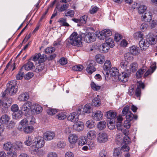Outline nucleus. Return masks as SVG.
<instances>
[{"instance_id":"nucleus-1","label":"nucleus","mask_w":157,"mask_h":157,"mask_svg":"<svg viewBox=\"0 0 157 157\" xmlns=\"http://www.w3.org/2000/svg\"><path fill=\"white\" fill-rule=\"evenodd\" d=\"M69 44L73 46L80 47L82 45V38L76 32L73 33L70 36L68 40Z\"/></svg>"},{"instance_id":"nucleus-2","label":"nucleus","mask_w":157,"mask_h":157,"mask_svg":"<svg viewBox=\"0 0 157 157\" xmlns=\"http://www.w3.org/2000/svg\"><path fill=\"white\" fill-rule=\"evenodd\" d=\"M17 84V82L15 80L10 81L7 84L6 90L8 91L10 95H14L17 93L18 90Z\"/></svg>"},{"instance_id":"nucleus-3","label":"nucleus","mask_w":157,"mask_h":157,"mask_svg":"<svg viewBox=\"0 0 157 157\" xmlns=\"http://www.w3.org/2000/svg\"><path fill=\"white\" fill-rule=\"evenodd\" d=\"M81 109H78L77 112L72 113L67 117V120L72 122H75L78 121V116L80 114Z\"/></svg>"},{"instance_id":"nucleus-4","label":"nucleus","mask_w":157,"mask_h":157,"mask_svg":"<svg viewBox=\"0 0 157 157\" xmlns=\"http://www.w3.org/2000/svg\"><path fill=\"white\" fill-rule=\"evenodd\" d=\"M33 142V146L35 148H41L43 147L45 144L44 139L41 136L35 137Z\"/></svg>"},{"instance_id":"nucleus-5","label":"nucleus","mask_w":157,"mask_h":157,"mask_svg":"<svg viewBox=\"0 0 157 157\" xmlns=\"http://www.w3.org/2000/svg\"><path fill=\"white\" fill-rule=\"evenodd\" d=\"M78 140V136L75 134H70L68 137V140L70 143L69 147L71 148H73L75 146V145Z\"/></svg>"},{"instance_id":"nucleus-6","label":"nucleus","mask_w":157,"mask_h":157,"mask_svg":"<svg viewBox=\"0 0 157 157\" xmlns=\"http://www.w3.org/2000/svg\"><path fill=\"white\" fill-rule=\"evenodd\" d=\"M32 105L31 102L29 101L26 102L22 105L21 108V112L25 114H28L31 109Z\"/></svg>"},{"instance_id":"nucleus-7","label":"nucleus","mask_w":157,"mask_h":157,"mask_svg":"<svg viewBox=\"0 0 157 157\" xmlns=\"http://www.w3.org/2000/svg\"><path fill=\"white\" fill-rule=\"evenodd\" d=\"M17 129L20 131H23L25 134H30L33 132L34 128L32 125H28L24 128H22L21 126H18Z\"/></svg>"},{"instance_id":"nucleus-8","label":"nucleus","mask_w":157,"mask_h":157,"mask_svg":"<svg viewBox=\"0 0 157 157\" xmlns=\"http://www.w3.org/2000/svg\"><path fill=\"white\" fill-rule=\"evenodd\" d=\"M99 34L101 36L100 39L104 40L106 38L109 37V36L112 35V33L109 29H105L100 32Z\"/></svg>"},{"instance_id":"nucleus-9","label":"nucleus","mask_w":157,"mask_h":157,"mask_svg":"<svg viewBox=\"0 0 157 157\" xmlns=\"http://www.w3.org/2000/svg\"><path fill=\"white\" fill-rule=\"evenodd\" d=\"M129 107L128 105H126L123 109L122 111V113L124 116L126 115V118L128 115L129 116L131 117H134V119L136 120L137 119L138 117L136 115H133L131 111H129Z\"/></svg>"},{"instance_id":"nucleus-10","label":"nucleus","mask_w":157,"mask_h":157,"mask_svg":"<svg viewBox=\"0 0 157 157\" xmlns=\"http://www.w3.org/2000/svg\"><path fill=\"white\" fill-rule=\"evenodd\" d=\"M84 39V40L88 43L93 42L95 39V34L93 33H87L85 35Z\"/></svg>"},{"instance_id":"nucleus-11","label":"nucleus","mask_w":157,"mask_h":157,"mask_svg":"<svg viewBox=\"0 0 157 157\" xmlns=\"http://www.w3.org/2000/svg\"><path fill=\"white\" fill-rule=\"evenodd\" d=\"M152 13L149 11H146L141 16V19L142 20L146 22H150L152 19Z\"/></svg>"},{"instance_id":"nucleus-12","label":"nucleus","mask_w":157,"mask_h":157,"mask_svg":"<svg viewBox=\"0 0 157 157\" xmlns=\"http://www.w3.org/2000/svg\"><path fill=\"white\" fill-rule=\"evenodd\" d=\"M43 136V138L46 140L50 141L53 139L55 136V134L53 132L47 131L44 133Z\"/></svg>"},{"instance_id":"nucleus-13","label":"nucleus","mask_w":157,"mask_h":157,"mask_svg":"<svg viewBox=\"0 0 157 157\" xmlns=\"http://www.w3.org/2000/svg\"><path fill=\"white\" fill-rule=\"evenodd\" d=\"M108 136L105 133H99L97 137L98 142L99 143H104L108 140Z\"/></svg>"},{"instance_id":"nucleus-14","label":"nucleus","mask_w":157,"mask_h":157,"mask_svg":"<svg viewBox=\"0 0 157 157\" xmlns=\"http://www.w3.org/2000/svg\"><path fill=\"white\" fill-rule=\"evenodd\" d=\"M107 117L109 119V121H114V122L116 121L118 117H117V113L113 111L110 110L107 113Z\"/></svg>"},{"instance_id":"nucleus-15","label":"nucleus","mask_w":157,"mask_h":157,"mask_svg":"<svg viewBox=\"0 0 157 157\" xmlns=\"http://www.w3.org/2000/svg\"><path fill=\"white\" fill-rule=\"evenodd\" d=\"M103 113L100 111H97L93 113L92 115V118L96 121H100L103 117Z\"/></svg>"},{"instance_id":"nucleus-16","label":"nucleus","mask_w":157,"mask_h":157,"mask_svg":"<svg viewBox=\"0 0 157 157\" xmlns=\"http://www.w3.org/2000/svg\"><path fill=\"white\" fill-rule=\"evenodd\" d=\"M33 106L34 107L33 108V109H31V111L34 114H39L42 111V107L38 104H34Z\"/></svg>"},{"instance_id":"nucleus-17","label":"nucleus","mask_w":157,"mask_h":157,"mask_svg":"<svg viewBox=\"0 0 157 157\" xmlns=\"http://www.w3.org/2000/svg\"><path fill=\"white\" fill-rule=\"evenodd\" d=\"M84 128L83 123L81 121H79L75 124L73 125V128L75 130L78 132L82 131Z\"/></svg>"},{"instance_id":"nucleus-18","label":"nucleus","mask_w":157,"mask_h":157,"mask_svg":"<svg viewBox=\"0 0 157 157\" xmlns=\"http://www.w3.org/2000/svg\"><path fill=\"white\" fill-rule=\"evenodd\" d=\"M139 45L141 50L146 49L149 47V43L147 40L144 39H141L139 42Z\"/></svg>"},{"instance_id":"nucleus-19","label":"nucleus","mask_w":157,"mask_h":157,"mask_svg":"<svg viewBox=\"0 0 157 157\" xmlns=\"http://www.w3.org/2000/svg\"><path fill=\"white\" fill-rule=\"evenodd\" d=\"M118 79L123 82H126L128 79V75L125 72L120 73L118 76Z\"/></svg>"},{"instance_id":"nucleus-20","label":"nucleus","mask_w":157,"mask_h":157,"mask_svg":"<svg viewBox=\"0 0 157 157\" xmlns=\"http://www.w3.org/2000/svg\"><path fill=\"white\" fill-rule=\"evenodd\" d=\"M97 132L96 131L90 130L86 134L87 138L89 140H94L96 137Z\"/></svg>"},{"instance_id":"nucleus-21","label":"nucleus","mask_w":157,"mask_h":157,"mask_svg":"<svg viewBox=\"0 0 157 157\" xmlns=\"http://www.w3.org/2000/svg\"><path fill=\"white\" fill-rule=\"evenodd\" d=\"M123 120V118L121 115H119L117 120L116 122L117 124L116 126L117 129L120 131H121L122 132H124V130H123L122 128V121Z\"/></svg>"},{"instance_id":"nucleus-22","label":"nucleus","mask_w":157,"mask_h":157,"mask_svg":"<svg viewBox=\"0 0 157 157\" xmlns=\"http://www.w3.org/2000/svg\"><path fill=\"white\" fill-rule=\"evenodd\" d=\"M130 53L132 55H137L140 53V49L138 47L135 45L129 47Z\"/></svg>"},{"instance_id":"nucleus-23","label":"nucleus","mask_w":157,"mask_h":157,"mask_svg":"<svg viewBox=\"0 0 157 157\" xmlns=\"http://www.w3.org/2000/svg\"><path fill=\"white\" fill-rule=\"evenodd\" d=\"M133 119H134V117H131L129 115L127 116L126 120L124 123V126L125 128L128 129L130 128L131 124L130 121L132 120Z\"/></svg>"},{"instance_id":"nucleus-24","label":"nucleus","mask_w":157,"mask_h":157,"mask_svg":"<svg viewBox=\"0 0 157 157\" xmlns=\"http://www.w3.org/2000/svg\"><path fill=\"white\" fill-rule=\"evenodd\" d=\"M95 59L97 63H103L105 60V57L102 55L98 54L95 56Z\"/></svg>"},{"instance_id":"nucleus-25","label":"nucleus","mask_w":157,"mask_h":157,"mask_svg":"<svg viewBox=\"0 0 157 157\" xmlns=\"http://www.w3.org/2000/svg\"><path fill=\"white\" fill-rule=\"evenodd\" d=\"M10 117L7 115H3L0 118V122L2 124H7L10 121Z\"/></svg>"},{"instance_id":"nucleus-26","label":"nucleus","mask_w":157,"mask_h":157,"mask_svg":"<svg viewBox=\"0 0 157 157\" xmlns=\"http://www.w3.org/2000/svg\"><path fill=\"white\" fill-rule=\"evenodd\" d=\"M33 63L29 61L21 68L20 70L21 71L25 69L26 71H29L33 68Z\"/></svg>"},{"instance_id":"nucleus-27","label":"nucleus","mask_w":157,"mask_h":157,"mask_svg":"<svg viewBox=\"0 0 157 157\" xmlns=\"http://www.w3.org/2000/svg\"><path fill=\"white\" fill-rule=\"evenodd\" d=\"M29 97V94L27 93H23L19 95L18 100L21 101H24L27 100Z\"/></svg>"},{"instance_id":"nucleus-28","label":"nucleus","mask_w":157,"mask_h":157,"mask_svg":"<svg viewBox=\"0 0 157 157\" xmlns=\"http://www.w3.org/2000/svg\"><path fill=\"white\" fill-rule=\"evenodd\" d=\"M39 148H35L32 150L31 153L33 155H36L37 156H41L43 155V151L41 149H39Z\"/></svg>"},{"instance_id":"nucleus-29","label":"nucleus","mask_w":157,"mask_h":157,"mask_svg":"<svg viewBox=\"0 0 157 157\" xmlns=\"http://www.w3.org/2000/svg\"><path fill=\"white\" fill-rule=\"evenodd\" d=\"M128 62L124 60H123L120 63V67L124 71H128L129 66Z\"/></svg>"},{"instance_id":"nucleus-30","label":"nucleus","mask_w":157,"mask_h":157,"mask_svg":"<svg viewBox=\"0 0 157 157\" xmlns=\"http://www.w3.org/2000/svg\"><path fill=\"white\" fill-rule=\"evenodd\" d=\"M146 70V67L145 66H143L142 68L138 70L136 74V77L137 78H141L142 76L143 73Z\"/></svg>"},{"instance_id":"nucleus-31","label":"nucleus","mask_w":157,"mask_h":157,"mask_svg":"<svg viewBox=\"0 0 157 157\" xmlns=\"http://www.w3.org/2000/svg\"><path fill=\"white\" fill-rule=\"evenodd\" d=\"M124 134L125 135L123 138V141L125 144L128 145L130 142V139L127 135L129 133V131L127 130H125V132H124Z\"/></svg>"},{"instance_id":"nucleus-32","label":"nucleus","mask_w":157,"mask_h":157,"mask_svg":"<svg viewBox=\"0 0 157 157\" xmlns=\"http://www.w3.org/2000/svg\"><path fill=\"white\" fill-rule=\"evenodd\" d=\"M13 144L10 142H8L3 145L4 149L8 152L12 150Z\"/></svg>"},{"instance_id":"nucleus-33","label":"nucleus","mask_w":157,"mask_h":157,"mask_svg":"<svg viewBox=\"0 0 157 157\" xmlns=\"http://www.w3.org/2000/svg\"><path fill=\"white\" fill-rule=\"evenodd\" d=\"M138 65L136 62H134L131 63L129 66L128 70H130L132 72L136 71L138 69Z\"/></svg>"},{"instance_id":"nucleus-34","label":"nucleus","mask_w":157,"mask_h":157,"mask_svg":"<svg viewBox=\"0 0 157 157\" xmlns=\"http://www.w3.org/2000/svg\"><path fill=\"white\" fill-rule=\"evenodd\" d=\"M133 55L130 52L126 53L124 55V60L128 62L132 61L133 59Z\"/></svg>"},{"instance_id":"nucleus-35","label":"nucleus","mask_w":157,"mask_h":157,"mask_svg":"<svg viewBox=\"0 0 157 157\" xmlns=\"http://www.w3.org/2000/svg\"><path fill=\"white\" fill-rule=\"evenodd\" d=\"M111 67V63L110 60H107L104 63L103 66L104 71H109Z\"/></svg>"},{"instance_id":"nucleus-36","label":"nucleus","mask_w":157,"mask_h":157,"mask_svg":"<svg viewBox=\"0 0 157 157\" xmlns=\"http://www.w3.org/2000/svg\"><path fill=\"white\" fill-rule=\"evenodd\" d=\"M147 7L144 5H142L139 6L138 8V12L140 14H143L144 13L147 9Z\"/></svg>"},{"instance_id":"nucleus-37","label":"nucleus","mask_w":157,"mask_h":157,"mask_svg":"<svg viewBox=\"0 0 157 157\" xmlns=\"http://www.w3.org/2000/svg\"><path fill=\"white\" fill-rule=\"evenodd\" d=\"M87 142L85 136L81 137L78 140V144L80 146H83Z\"/></svg>"},{"instance_id":"nucleus-38","label":"nucleus","mask_w":157,"mask_h":157,"mask_svg":"<svg viewBox=\"0 0 157 157\" xmlns=\"http://www.w3.org/2000/svg\"><path fill=\"white\" fill-rule=\"evenodd\" d=\"M147 42L149 43V45L151 44L153 45L155 44L156 41L155 38L153 37V36L148 35L147 36Z\"/></svg>"},{"instance_id":"nucleus-39","label":"nucleus","mask_w":157,"mask_h":157,"mask_svg":"<svg viewBox=\"0 0 157 157\" xmlns=\"http://www.w3.org/2000/svg\"><path fill=\"white\" fill-rule=\"evenodd\" d=\"M95 71L96 69L92 63H90L86 68V71L90 74H91Z\"/></svg>"},{"instance_id":"nucleus-40","label":"nucleus","mask_w":157,"mask_h":157,"mask_svg":"<svg viewBox=\"0 0 157 157\" xmlns=\"http://www.w3.org/2000/svg\"><path fill=\"white\" fill-rule=\"evenodd\" d=\"M105 39V42L109 46L113 48L115 45L114 43L113 39L110 37L106 38Z\"/></svg>"},{"instance_id":"nucleus-41","label":"nucleus","mask_w":157,"mask_h":157,"mask_svg":"<svg viewBox=\"0 0 157 157\" xmlns=\"http://www.w3.org/2000/svg\"><path fill=\"white\" fill-rule=\"evenodd\" d=\"M101 101L98 95L97 97L95 98L92 101V104L93 105L95 106H98L101 104Z\"/></svg>"},{"instance_id":"nucleus-42","label":"nucleus","mask_w":157,"mask_h":157,"mask_svg":"<svg viewBox=\"0 0 157 157\" xmlns=\"http://www.w3.org/2000/svg\"><path fill=\"white\" fill-rule=\"evenodd\" d=\"M95 122L92 120H90L87 121L86 124V126L89 128H92L95 126Z\"/></svg>"},{"instance_id":"nucleus-43","label":"nucleus","mask_w":157,"mask_h":157,"mask_svg":"<svg viewBox=\"0 0 157 157\" xmlns=\"http://www.w3.org/2000/svg\"><path fill=\"white\" fill-rule=\"evenodd\" d=\"M22 113L21 111L18 110L17 112L13 113L12 114L13 118L15 119H20L22 117Z\"/></svg>"},{"instance_id":"nucleus-44","label":"nucleus","mask_w":157,"mask_h":157,"mask_svg":"<svg viewBox=\"0 0 157 157\" xmlns=\"http://www.w3.org/2000/svg\"><path fill=\"white\" fill-rule=\"evenodd\" d=\"M106 126V122L104 121H101L99 122L97 124V127L99 129L101 130Z\"/></svg>"},{"instance_id":"nucleus-45","label":"nucleus","mask_w":157,"mask_h":157,"mask_svg":"<svg viewBox=\"0 0 157 157\" xmlns=\"http://www.w3.org/2000/svg\"><path fill=\"white\" fill-rule=\"evenodd\" d=\"M134 38L136 39H138L140 38L143 39L144 37V35L140 32H138L135 33L134 34Z\"/></svg>"},{"instance_id":"nucleus-46","label":"nucleus","mask_w":157,"mask_h":157,"mask_svg":"<svg viewBox=\"0 0 157 157\" xmlns=\"http://www.w3.org/2000/svg\"><path fill=\"white\" fill-rule=\"evenodd\" d=\"M28 124V121L27 119L26 118H24L20 121L18 126L21 125V127L24 128L26 126V125Z\"/></svg>"},{"instance_id":"nucleus-47","label":"nucleus","mask_w":157,"mask_h":157,"mask_svg":"<svg viewBox=\"0 0 157 157\" xmlns=\"http://www.w3.org/2000/svg\"><path fill=\"white\" fill-rule=\"evenodd\" d=\"M24 144L27 146H30L32 144V139L31 136H28L26 138V140L25 141Z\"/></svg>"},{"instance_id":"nucleus-48","label":"nucleus","mask_w":157,"mask_h":157,"mask_svg":"<svg viewBox=\"0 0 157 157\" xmlns=\"http://www.w3.org/2000/svg\"><path fill=\"white\" fill-rule=\"evenodd\" d=\"M66 144L65 141L63 140H61L58 142L57 146V147L60 149L64 148L66 146Z\"/></svg>"},{"instance_id":"nucleus-49","label":"nucleus","mask_w":157,"mask_h":157,"mask_svg":"<svg viewBox=\"0 0 157 157\" xmlns=\"http://www.w3.org/2000/svg\"><path fill=\"white\" fill-rule=\"evenodd\" d=\"M109 122L107 123L108 128L110 130H113L115 128V123L114 121H109Z\"/></svg>"},{"instance_id":"nucleus-50","label":"nucleus","mask_w":157,"mask_h":157,"mask_svg":"<svg viewBox=\"0 0 157 157\" xmlns=\"http://www.w3.org/2000/svg\"><path fill=\"white\" fill-rule=\"evenodd\" d=\"M57 118L59 120H64L66 117V114L64 113L61 112L58 113L56 115Z\"/></svg>"},{"instance_id":"nucleus-51","label":"nucleus","mask_w":157,"mask_h":157,"mask_svg":"<svg viewBox=\"0 0 157 157\" xmlns=\"http://www.w3.org/2000/svg\"><path fill=\"white\" fill-rule=\"evenodd\" d=\"M109 47L108 45L106 43H103L101 45V46L100 47L105 52H107L108 51L109 49Z\"/></svg>"},{"instance_id":"nucleus-52","label":"nucleus","mask_w":157,"mask_h":157,"mask_svg":"<svg viewBox=\"0 0 157 157\" xmlns=\"http://www.w3.org/2000/svg\"><path fill=\"white\" fill-rule=\"evenodd\" d=\"M55 51V49L53 47H48L45 49V52L47 54H50Z\"/></svg>"},{"instance_id":"nucleus-53","label":"nucleus","mask_w":157,"mask_h":157,"mask_svg":"<svg viewBox=\"0 0 157 157\" xmlns=\"http://www.w3.org/2000/svg\"><path fill=\"white\" fill-rule=\"evenodd\" d=\"M58 22L62 23V25L68 27L69 25L66 21V19L62 18H60L58 20Z\"/></svg>"},{"instance_id":"nucleus-54","label":"nucleus","mask_w":157,"mask_h":157,"mask_svg":"<svg viewBox=\"0 0 157 157\" xmlns=\"http://www.w3.org/2000/svg\"><path fill=\"white\" fill-rule=\"evenodd\" d=\"M98 8L96 6H92L90 9L89 12L90 14H94L96 13L98 10Z\"/></svg>"},{"instance_id":"nucleus-55","label":"nucleus","mask_w":157,"mask_h":157,"mask_svg":"<svg viewBox=\"0 0 157 157\" xmlns=\"http://www.w3.org/2000/svg\"><path fill=\"white\" fill-rule=\"evenodd\" d=\"M88 16L86 15H85L81 17L80 19V23L82 24H85L86 22Z\"/></svg>"},{"instance_id":"nucleus-56","label":"nucleus","mask_w":157,"mask_h":157,"mask_svg":"<svg viewBox=\"0 0 157 157\" xmlns=\"http://www.w3.org/2000/svg\"><path fill=\"white\" fill-rule=\"evenodd\" d=\"M74 14L75 12L74 11L69 10L65 13V16L67 17H72L74 16Z\"/></svg>"},{"instance_id":"nucleus-57","label":"nucleus","mask_w":157,"mask_h":157,"mask_svg":"<svg viewBox=\"0 0 157 157\" xmlns=\"http://www.w3.org/2000/svg\"><path fill=\"white\" fill-rule=\"evenodd\" d=\"M121 153V150L120 148L118 147L114 149L113 155L115 156L118 157Z\"/></svg>"},{"instance_id":"nucleus-58","label":"nucleus","mask_w":157,"mask_h":157,"mask_svg":"<svg viewBox=\"0 0 157 157\" xmlns=\"http://www.w3.org/2000/svg\"><path fill=\"white\" fill-rule=\"evenodd\" d=\"M72 68L73 70L74 71H80L83 69V67L81 65H78L73 67Z\"/></svg>"},{"instance_id":"nucleus-59","label":"nucleus","mask_w":157,"mask_h":157,"mask_svg":"<svg viewBox=\"0 0 157 157\" xmlns=\"http://www.w3.org/2000/svg\"><path fill=\"white\" fill-rule=\"evenodd\" d=\"M57 112L56 109L50 108L47 110V113L49 115H52Z\"/></svg>"},{"instance_id":"nucleus-60","label":"nucleus","mask_w":157,"mask_h":157,"mask_svg":"<svg viewBox=\"0 0 157 157\" xmlns=\"http://www.w3.org/2000/svg\"><path fill=\"white\" fill-rule=\"evenodd\" d=\"M68 6L69 4H63L59 7L58 9V10L59 12H63L67 9Z\"/></svg>"},{"instance_id":"nucleus-61","label":"nucleus","mask_w":157,"mask_h":157,"mask_svg":"<svg viewBox=\"0 0 157 157\" xmlns=\"http://www.w3.org/2000/svg\"><path fill=\"white\" fill-rule=\"evenodd\" d=\"M108 156L107 152L104 149L101 150L99 153V157H107Z\"/></svg>"},{"instance_id":"nucleus-62","label":"nucleus","mask_w":157,"mask_h":157,"mask_svg":"<svg viewBox=\"0 0 157 157\" xmlns=\"http://www.w3.org/2000/svg\"><path fill=\"white\" fill-rule=\"evenodd\" d=\"M91 109L90 104H86L83 108V112L85 113H90Z\"/></svg>"},{"instance_id":"nucleus-63","label":"nucleus","mask_w":157,"mask_h":157,"mask_svg":"<svg viewBox=\"0 0 157 157\" xmlns=\"http://www.w3.org/2000/svg\"><path fill=\"white\" fill-rule=\"evenodd\" d=\"M91 86L92 89L94 90H98L100 89V86L97 85L94 82H91Z\"/></svg>"},{"instance_id":"nucleus-64","label":"nucleus","mask_w":157,"mask_h":157,"mask_svg":"<svg viewBox=\"0 0 157 157\" xmlns=\"http://www.w3.org/2000/svg\"><path fill=\"white\" fill-rule=\"evenodd\" d=\"M17 157V154L16 152L13 150L8 151L7 153V157Z\"/></svg>"}]
</instances>
